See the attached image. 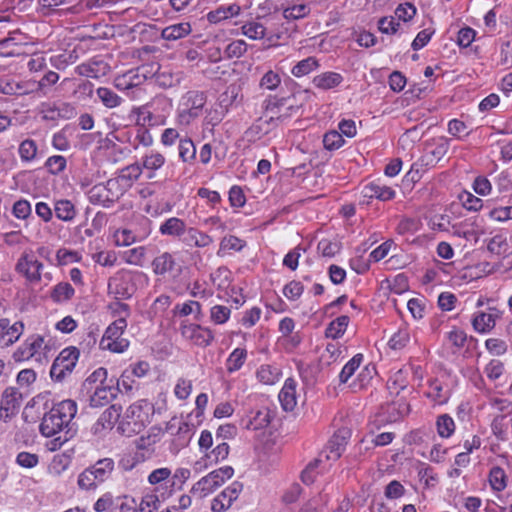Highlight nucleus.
Segmentation results:
<instances>
[{"label": "nucleus", "mask_w": 512, "mask_h": 512, "mask_svg": "<svg viewBox=\"0 0 512 512\" xmlns=\"http://www.w3.org/2000/svg\"><path fill=\"white\" fill-rule=\"evenodd\" d=\"M77 413V404L74 400L67 399L53 405L44 414L40 423V432L45 437H55L49 444L50 450H57L67 442L74 434L72 423Z\"/></svg>", "instance_id": "obj_1"}, {"label": "nucleus", "mask_w": 512, "mask_h": 512, "mask_svg": "<svg viewBox=\"0 0 512 512\" xmlns=\"http://www.w3.org/2000/svg\"><path fill=\"white\" fill-rule=\"evenodd\" d=\"M56 351L55 339L48 328L29 334L12 353L16 363L29 362L37 366L46 365Z\"/></svg>", "instance_id": "obj_2"}, {"label": "nucleus", "mask_w": 512, "mask_h": 512, "mask_svg": "<svg viewBox=\"0 0 512 512\" xmlns=\"http://www.w3.org/2000/svg\"><path fill=\"white\" fill-rule=\"evenodd\" d=\"M154 407L146 399H140L129 405L125 412L120 415L118 430L126 436L140 433L153 415Z\"/></svg>", "instance_id": "obj_3"}, {"label": "nucleus", "mask_w": 512, "mask_h": 512, "mask_svg": "<svg viewBox=\"0 0 512 512\" xmlns=\"http://www.w3.org/2000/svg\"><path fill=\"white\" fill-rule=\"evenodd\" d=\"M114 470L115 462L112 458L99 459L79 474L77 484L82 490H95L112 477Z\"/></svg>", "instance_id": "obj_4"}, {"label": "nucleus", "mask_w": 512, "mask_h": 512, "mask_svg": "<svg viewBox=\"0 0 512 512\" xmlns=\"http://www.w3.org/2000/svg\"><path fill=\"white\" fill-rule=\"evenodd\" d=\"M210 281L217 291V297L236 306L244 304L245 299L241 289L233 283L232 272L226 267H219L210 274Z\"/></svg>", "instance_id": "obj_5"}, {"label": "nucleus", "mask_w": 512, "mask_h": 512, "mask_svg": "<svg viewBox=\"0 0 512 512\" xmlns=\"http://www.w3.org/2000/svg\"><path fill=\"white\" fill-rule=\"evenodd\" d=\"M125 190L120 180L112 178L106 183L94 185L88 190L87 196L91 204L108 208L123 196Z\"/></svg>", "instance_id": "obj_6"}, {"label": "nucleus", "mask_w": 512, "mask_h": 512, "mask_svg": "<svg viewBox=\"0 0 512 512\" xmlns=\"http://www.w3.org/2000/svg\"><path fill=\"white\" fill-rule=\"evenodd\" d=\"M204 92L191 90L186 92L180 99L178 107V122L188 125L192 120L199 117L206 104Z\"/></svg>", "instance_id": "obj_7"}, {"label": "nucleus", "mask_w": 512, "mask_h": 512, "mask_svg": "<svg viewBox=\"0 0 512 512\" xmlns=\"http://www.w3.org/2000/svg\"><path fill=\"white\" fill-rule=\"evenodd\" d=\"M127 327V321L124 317H119L111 323L105 330L100 340V348L113 353H123L129 347V341L122 337Z\"/></svg>", "instance_id": "obj_8"}, {"label": "nucleus", "mask_w": 512, "mask_h": 512, "mask_svg": "<svg viewBox=\"0 0 512 512\" xmlns=\"http://www.w3.org/2000/svg\"><path fill=\"white\" fill-rule=\"evenodd\" d=\"M79 350L76 347L64 348L52 363L50 376L52 380L62 382L72 373L79 358Z\"/></svg>", "instance_id": "obj_9"}, {"label": "nucleus", "mask_w": 512, "mask_h": 512, "mask_svg": "<svg viewBox=\"0 0 512 512\" xmlns=\"http://www.w3.org/2000/svg\"><path fill=\"white\" fill-rule=\"evenodd\" d=\"M172 469L170 467H158L147 475V490H150L161 498L168 499L174 492L172 486Z\"/></svg>", "instance_id": "obj_10"}, {"label": "nucleus", "mask_w": 512, "mask_h": 512, "mask_svg": "<svg viewBox=\"0 0 512 512\" xmlns=\"http://www.w3.org/2000/svg\"><path fill=\"white\" fill-rule=\"evenodd\" d=\"M22 393L15 387H7L0 397V420L7 423L20 411Z\"/></svg>", "instance_id": "obj_11"}, {"label": "nucleus", "mask_w": 512, "mask_h": 512, "mask_svg": "<svg viewBox=\"0 0 512 512\" xmlns=\"http://www.w3.org/2000/svg\"><path fill=\"white\" fill-rule=\"evenodd\" d=\"M350 432L347 429L338 430L328 441L325 448L320 452L317 459H323V464L326 462H334L340 458L345 451Z\"/></svg>", "instance_id": "obj_12"}, {"label": "nucleus", "mask_w": 512, "mask_h": 512, "mask_svg": "<svg viewBox=\"0 0 512 512\" xmlns=\"http://www.w3.org/2000/svg\"><path fill=\"white\" fill-rule=\"evenodd\" d=\"M181 335L200 347L209 346L214 340L213 331L195 323L183 321L180 325Z\"/></svg>", "instance_id": "obj_13"}, {"label": "nucleus", "mask_w": 512, "mask_h": 512, "mask_svg": "<svg viewBox=\"0 0 512 512\" xmlns=\"http://www.w3.org/2000/svg\"><path fill=\"white\" fill-rule=\"evenodd\" d=\"M502 317V312L496 307H488L487 311H475L471 317V325L475 332L488 334L496 326L497 320Z\"/></svg>", "instance_id": "obj_14"}, {"label": "nucleus", "mask_w": 512, "mask_h": 512, "mask_svg": "<svg viewBox=\"0 0 512 512\" xmlns=\"http://www.w3.org/2000/svg\"><path fill=\"white\" fill-rule=\"evenodd\" d=\"M424 396L434 405L446 404L451 396L450 389L445 380L440 377L428 379Z\"/></svg>", "instance_id": "obj_15"}, {"label": "nucleus", "mask_w": 512, "mask_h": 512, "mask_svg": "<svg viewBox=\"0 0 512 512\" xmlns=\"http://www.w3.org/2000/svg\"><path fill=\"white\" fill-rule=\"evenodd\" d=\"M25 331V325L18 320L13 323L7 318L0 319V347L5 348L16 343Z\"/></svg>", "instance_id": "obj_16"}, {"label": "nucleus", "mask_w": 512, "mask_h": 512, "mask_svg": "<svg viewBox=\"0 0 512 512\" xmlns=\"http://www.w3.org/2000/svg\"><path fill=\"white\" fill-rule=\"evenodd\" d=\"M218 444L213 449L206 452L199 460L194 464L196 470L206 469L209 466H213L221 461H224L230 452V447L225 441H217Z\"/></svg>", "instance_id": "obj_17"}, {"label": "nucleus", "mask_w": 512, "mask_h": 512, "mask_svg": "<svg viewBox=\"0 0 512 512\" xmlns=\"http://www.w3.org/2000/svg\"><path fill=\"white\" fill-rule=\"evenodd\" d=\"M130 116H135V124L137 127H154L162 126L165 124V117L162 115H155L149 104L133 107Z\"/></svg>", "instance_id": "obj_18"}, {"label": "nucleus", "mask_w": 512, "mask_h": 512, "mask_svg": "<svg viewBox=\"0 0 512 512\" xmlns=\"http://www.w3.org/2000/svg\"><path fill=\"white\" fill-rule=\"evenodd\" d=\"M297 381L287 378L279 392L278 399L284 411H293L297 405Z\"/></svg>", "instance_id": "obj_19"}, {"label": "nucleus", "mask_w": 512, "mask_h": 512, "mask_svg": "<svg viewBox=\"0 0 512 512\" xmlns=\"http://www.w3.org/2000/svg\"><path fill=\"white\" fill-rule=\"evenodd\" d=\"M92 389H94L90 396V405L92 407L107 405L117 394V389L111 382L108 384L96 385Z\"/></svg>", "instance_id": "obj_20"}, {"label": "nucleus", "mask_w": 512, "mask_h": 512, "mask_svg": "<svg viewBox=\"0 0 512 512\" xmlns=\"http://www.w3.org/2000/svg\"><path fill=\"white\" fill-rule=\"evenodd\" d=\"M143 444L138 443L137 449L124 453L119 462V468L123 471H132L138 465L144 463L147 459L145 452L143 451Z\"/></svg>", "instance_id": "obj_21"}, {"label": "nucleus", "mask_w": 512, "mask_h": 512, "mask_svg": "<svg viewBox=\"0 0 512 512\" xmlns=\"http://www.w3.org/2000/svg\"><path fill=\"white\" fill-rule=\"evenodd\" d=\"M119 409L116 406H110L107 408L97 419L95 424L92 427V430L95 434H99L105 430H111L115 423L119 422Z\"/></svg>", "instance_id": "obj_22"}, {"label": "nucleus", "mask_w": 512, "mask_h": 512, "mask_svg": "<svg viewBox=\"0 0 512 512\" xmlns=\"http://www.w3.org/2000/svg\"><path fill=\"white\" fill-rule=\"evenodd\" d=\"M42 264L37 258H20L16 268L19 273L24 275L29 281L40 279Z\"/></svg>", "instance_id": "obj_23"}, {"label": "nucleus", "mask_w": 512, "mask_h": 512, "mask_svg": "<svg viewBox=\"0 0 512 512\" xmlns=\"http://www.w3.org/2000/svg\"><path fill=\"white\" fill-rule=\"evenodd\" d=\"M281 376L282 371L276 364H261L256 371V379L264 385L276 384Z\"/></svg>", "instance_id": "obj_24"}, {"label": "nucleus", "mask_w": 512, "mask_h": 512, "mask_svg": "<svg viewBox=\"0 0 512 512\" xmlns=\"http://www.w3.org/2000/svg\"><path fill=\"white\" fill-rule=\"evenodd\" d=\"M363 196L367 198H376L381 201H388L395 196V191L388 186L371 182L364 186L362 190Z\"/></svg>", "instance_id": "obj_25"}, {"label": "nucleus", "mask_w": 512, "mask_h": 512, "mask_svg": "<svg viewBox=\"0 0 512 512\" xmlns=\"http://www.w3.org/2000/svg\"><path fill=\"white\" fill-rule=\"evenodd\" d=\"M240 11L241 7L235 3L227 6H220L207 14V20L210 23L216 24L239 15Z\"/></svg>", "instance_id": "obj_26"}, {"label": "nucleus", "mask_w": 512, "mask_h": 512, "mask_svg": "<svg viewBox=\"0 0 512 512\" xmlns=\"http://www.w3.org/2000/svg\"><path fill=\"white\" fill-rule=\"evenodd\" d=\"M107 64L103 61H90L83 63L75 68V72L80 76L89 78H99L101 75H105L107 71Z\"/></svg>", "instance_id": "obj_27"}, {"label": "nucleus", "mask_w": 512, "mask_h": 512, "mask_svg": "<svg viewBox=\"0 0 512 512\" xmlns=\"http://www.w3.org/2000/svg\"><path fill=\"white\" fill-rule=\"evenodd\" d=\"M173 313L175 316L187 317L193 316L194 320H200L202 317V306L194 300H187L174 306Z\"/></svg>", "instance_id": "obj_28"}, {"label": "nucleus", "mask_w": 512, "mask_h": 512, "mask_svg": "<svg viewBox=\"0 0 512 512\" xmlns=\"http://www.w3.org/2000/svg\"><path fill=\"white\" fill-rule=\"evenodd\" d=\"M270 423L269 413L266 410H257L242 421V425L247 430H261Z\"/></svg>", "instance_id": "obj_29"}, {"label": "nucleus", "mask_w": 512, "mask_h": 512, "mask_svg": "<svg viewBox=\"0 0 512 512\" xmlns=\"http://www.w3.org/2000/svg\"><path fill=\"white\" fill-rule=\"evenodd\" d=\"M108 291L109 294L114 295L117 299H127L133 294V288L129 285V282L119 277L109 280Z\"/></svg>", "instance_id": "obj_30"}, {"label": "nucleus", "mask_w": 512, "mask_h": 512, "mask_svg": "<svg viewBox=\"0 0 512 512\" xmlns=\"http://www.w3.org/2000/svg\"><path fill=\"white\" fill-rule=\"evenodd\" d=\"M343 81L341 74L336 72H324L313 78V85L321 90H329L339 86Z\"/></svg>", "instance_id": "obj_31"}, {"label": "nucleus", "mask_w": 512, "mask_h": 512, "mask_svg": "<svg viewBox=\"0 0 512 512\" xmlns=\"http://www.w3.org/2000/svg\"><path fill=\"white\" fill-rule=\"evenodd\" d=\"M247 350L245 348H235L225 361V368L229 374L239 371L247 360Z\"/></svg>", "instance_id": "obj_32"}, {"label": "nucleus", "mask_w": 512, "mask_h": 512, "mask_svg": "<svg viewBox=\"0 0 512 512\" xmlns=\"http://www.w3.org/2000/svg\"><path fill=\"white\" fill-rule=\"evenodd\" d=\"M191 31L190 23L182 22L165 27L161 32V37L168 41H176L189 35Z\"/></svg>", "instance_id": "obj_33"}, {"label": "nucleus", "mask_w": 512, "mask_h": 512, "mask_svg": "<svg viewBox=\"0 0 512 512\" xmlns=\"http://www.w3.org/2000/svg\"><path fill=\"white\" fill-rule=\"evenodd\" d=\"M153 267L156 274H168L171 278H176L180 273V266L174 258H154Z\"/></svg>", "instance_id": "obj_34"}, {"label": "nucleus", "mask_w": 512, "mask_h": 512, "mask_svg": "<svg viewBox=\"0 0 512 512\" xmlns=\"http://www.w3.org/2000/svg\"><path fill=\"white\" fill-rule=\"evenodd\" d=\"M186 225L183 220L171 217L160 225L159 231L162 235L180 237L185 235Z\"/></svg>", "instance_id": "obj_35"}, {"label": "nucleus", "mask_w": 512, "mask_h": 512, "mask_svg": "<svg viewBox=\"0 0 512 512\" xmlns=\"http://www.w3.org/2000/svg\"><path fill=\"white\" fill-rule=\"evenodd\" d=\"M165 500L167 499L161 498L158 494L146 489L139 503L137 512H155Z\"/></svg>", "instance_id": "obj_36"}, {"label": "nucleus", "mask_w": 512, "mask_h": 512, "mask_svg": "<svg viewBox=\"0 0 512 512\" xmlns=\"http://www.w3.org/2000/svg\"><path fill=\"white\" fill-rule=\"evenodd\" d=\"M284 99H277L275 97L268 98L264 104H265V114L264 117L266 118L264 120V123L270 124L277 121H280L282 119V115L280 114V106L283 105Z\"/></svg>", "instance_id": "obj_37"}, {"label": "nucleus", "mask_w": 512, "mask_h": 512, "mask_svg": "<svg viewBox=\"0 0 512 512\" xmlns=\"http://www.w3.org/2000/svg\"><path fill=\"white\" fill-rule=\"evenodd\" d=\"M488 481L494 492H502L507 487V475L503 468L493 466L488 475Z\"/></svg>", "instance_id": "obj_38"}, {"label": "nucleus", "mask_w": 512, "mask_h": 512, "mask_svg": "<svg viewBox=\"0 0 512 512\" xmlns=\"http://www.w3.org/2000/svg\"><path fill=\"white\" fill-rule=\"evenodd\" d=\"M295 328V321L290 317H284L279 322V332L282 334V337L284 341L286 342V345H290L292 348L296 347L300 339L298 336H292V332Z\"/></svg>", "instance_id": "obj_39"}, {"label": "nucleus", "mask_w": 512, "mask_h": 512, "mask_svg": "<svg viewBox=\"0 0 512 512\" xmlns=\"http://www.w3.org/2000/svg\"><path fill=\"white\" fill-rule=\"evenodd\" d=\"M436 430L439 437L443 439L450 438L456 429L453 418L448 414H441L436 419Z\"/></svg>", "instance_id": "obj_40"}, {"label": "nucleus", "mask_w": 512, "mask_h": 512, "mask_svg": "<svg viewBox=\"0 0 512 512\" xmlns=\"http://www.w3.org/2000/svg\"><path fill=\"white\" fill-rule=\"evenodd\" d=\"M183 241L188 246L206 247L212 242V239L207 234H204L195 228H189L185 232Z\"/></svg>", "instance_id": "obj_41"}, {"label": "nucleus", "mask_w": 512, "mask_h": 512, "mask_svg": "<svg viewBox=\"0 0 512 512\" xmlns=\"http://www.w3.org/2000/svg\"><path fill=\"white\" fill-rule=\"evenodd\" d=\"M349 321L350 319L346 315L337 317L326 328V336L332 339L342 337L348 327Z\"/></svg>", "instance_id": "obj_42"}, {"label": "nucleus", "mask_w": 512, "mask_h": 512, "mask_svg": "<svg viewBox=\"0 0 512 512\" xmlns=\"http://www.w3.org/2000/svg\"><path fill=\"white\" fill-rule=\"evenodd\" d=\"M218 487L210 474L199 479L191 488V492L199 497H205L213 493Z\"/></svg>", "instance_id": "obj_43"}, {"label": "nucleus", "mask_w": 512, "mask_h": 512, "mask_svg": "<svg viewBox=\"0 0 512 512\" xmlns=\"http://www.w3.org/2000/svg\"><path fill=\"white\" fill-rule=\"evenodd\" d=\"M363 355L358 353L354 355L342 368L339 374V382L345 384L355 374L356 370L363 362Z\"/></svg>", "instance_id": "obj_44"}, {"label": "nucleus", "mask_w": 512, "mask_h": 512, "mask_svg": "<svg viewBox=\"0 0 512 512\" xmlns=\"http://www.w3.org/2000/svg\"><path fill=\"white\" fill-rule=\"evenodd\" d=\"M326 466V464H323V459H315L302 471L301 480L306 485L312 484L315 481L317 474L325 470Z\"/></svg>", "instance_id": "obj_45"}, {"label": "nucleus", "mask_w": 512, "mask_h": 512, "mask_svg": "<svg viewBox=\"0 0 512 512\" xmlns=\"http://www.w3.org/2000/svg\"><path fill=\"white\" fill-rule=\"evenodd\" d=\"M319 67L318 60L315 57H308L299 61L291 70L293 76L300 78L315 71Z\"/></svg>", "instance_id": "obj_46"}, {"label": "nucleus", "mask_w": 512, "mask_h": 512, "mask_svg": "<svg viewBox=\"0 0 512 512\" xmlns=\"http://www.w3.org/2000/svg\"><path fill=\"white\" fill-rule=\"evenodd\" d=\"M30 91L26 89V85L10 79H0V93L5 95H25Z\"/></svg>", "instance_id": "obj_47"}, {"label": "nucleus", "mask_w": 512, "mask_h": 512, "mask_svg": "<svg viewBox=\"0 0 512 512\" xmlns=\"http://www.w3.org/2000/svg\"><path fill=\"white\" fill-rule=\"evenodd\" d=\"M142 174V167L139 164H131L122 169L121 174L114 178L115 180H120L122 186L125 187L131 185V182L136 181Z\"/></svg>", "instance_id": "obj_48"}, {"label": "nucleus", "mask_w": 512, "mask_h": 512, "mask_svg": "<svg viewBox=\"0 0 512 512\" xmlns=\"http://www.w3.org/2000/svg\"><path fill=\"white\" fill-rule=\"evenodd\" d=\"M55 215L58 219L63 221L72 220L75 215V207L69 200H59L55 203Z\"/></svg>", "instance_id": "obj_49"}, {"label": "nucleus", "mask_w": 512, "mask_h": 512, "mask_svg": "<svg viewBox=\"0 0 512 512\" xmlns=\"http://www.w3.org/2000/svg\"><path fill=\"white\" fill-rule=\"evenodd\" d=\"M96 93L102 104L107 108H115L122 103V98L109 88L99 87Z\"/></svg>", "instance_id": "obj_50"}, {"label": "nucleus", "mask_w": 512, "mask_h": 512, "mask_svg": "<svg viewBox=\"0 0 512 512\" xmlns=\"http://www.w3.org/2000/svg\"><path fill=\"white\" fill-rule=\"evenodd\" d=\"M447 453L448 449L439 443L434 444L428 452L418 451L419 455L433 463L444 462Z\"/></svg>", "instance_id": "obj_51"}, {"label": "nucleus", "mask_w": 512, "mask_h": 512, "mask_svg": "<svg viewBox=\"0 0 512 512\" xmlns=\"http://www.w3.org/2000/svg\"><path fill=\"white\" fill-rule=\"evenodd\" d=\"M282 293L287 300L295 302L303 295L304 285L300 281L292 280L284 285Z\"/></svg>", "instance_id": "obj_52"}, {"label": "nucleus", "mask_w": 512, "mask_h": 512, "mask_svg": "<svg viewBox=\"0 0 512 512\" xmlns=\"http://www.w3.org/2000/svg\"><path fill=\"white\" fill-rule=\"evenodd\" d=\"M75 290L69 283H59L52 291L51 298L58 303L66 302L72 298Z\"/></svg>", "instance_id": "obj_53"}, {"label": "nucleus", "mask_w": 512, "mask_h": 512, "mask_svg": "<svg viewBox=\"0 0 512 512\" xmlns=\"http://www.w3.org/2000/svg\"><path fill=\"white\" fill-rule=\"evenodd\" d=\"M231 316V309L224 305H214L210 309V320L216 325L225 324Z\"/></svg>", "instance_id": "obj_54"}, {"label": "nucleus", "mask_w": 512, "mask_h": 512, "mask_svg": "<svg viewBox=\"0 0 512 512\" xmlns=\"http://www.w3.org/2000/svg\"><path fill=\"white\" fill-rule=\"evenodd\" d=\"M410 341V334L407 328H399L390 338L388 344L393 350L403 349Z\"/></svg>", "instance_id": "obj_55"}, {"label": "nucleus", "mask_w": 512, "mask_h": 512, "mask_svg": "<svg viewBox=\"0 0 512 512\" xmlns=\"http://www.w3.org/2000/svg\"><path fill=\"white\" fill-rule=\"evenodd\" d=\"M179 157L184 162H190L196 157V148L193 141L189 138L179 140Z\"/></svg>", "instance_id": "obj_56"}, {"label": "nucleus", "mask_w": 512, "mask_h": 512, "mask_svg": "<svg viewBox=\"0 0 512 512\" xmlns=\"http://www.w3.org/2000/svg\"><path fill=\"white\" fill-rule=\"evenodd\" d=\"M452 265L442 262H436L435 268L428 269L423 276V283L428 284L435 282L438 277V272L442 271L445 274H452Z\"/></svg>", "instance_id": "obj_57"}, {"label": "nucleus", "mask_w": 512, "mask_h": 512, "mask_svg": "<svg viewBox=\"0 0 512 512\" xmlns=\"http://www.w3.org/2000/svg\"><path fill=\"white\" fill-rule=\"evenodd\" d=\"M242 33L250 39H262L265 36V27L259 22H248L242 26Z\"/></svg>", "instance_id": "obj_58"}, {"label": "nucleus", "mask_w": 512, "mask_h": 512, "mask_svg": "<svg viewBox=\"0 0 512 512\" xmlns=\"http://www.w3.org/2000/svg\"><path fill=\"white\" fill-rule=\"evenodd\" d=\"M37 154V145L34 140L26 139L19 146V155L22 161L30 162Z\"/></svg>", "instance_id": "obj_59"}, {"label": "nucleus", "mask_w": 512, "mask_h": 512, "mask_svg": "<svg viewBox=\"0 0 512 512\" xmlns=\"http://www.w3.org/2000/svg\"><path fill=\"white\" fill-rule=\"evenodd\" d=\"M407 308L415 320H420L425 315L426 300L424 298H411L407 302Z\"/></svg>", "instance_id": "obj_60"}, {"label": "nucleus", "mask_w": 512, "mask_h": 512, "mask_svg": "<svg viewBox=\"0 0 512 512\" xmlns=\"http://www.w3.org/2000/svg\"><path fill=\"white\" fill-rule=\"evenodd\" d=\"M192 381L185 378H179L174 386V395L178 400H186L192 392Z\"/></svg>", "instance_id": "obj_61"}, {"label": "nucleus", "mask_w": 512, "mask_h": 512, "mask_svg": "<svg viewBox=\"0 0 512 512\" xmlns=\"http://www.w3.org/2000/svg\"><path fill=\"white\" fill-rule=\"evenodd\" d=\"M343 135L336 130L327 132L323 137V145L327 150H336L344 144Z\"/></svg>", "instance_id": "obj_62"}, {"label": "nucleus", "mask_w": 512, "mask_h": 512, "mask_svg": "<svg viewBox=\"0 0 512 512\" xmlns=\"http://www.w3.org/2000/svg\"><path fill=\"white\" fill-rule=\"evenodd\" d=\"M445 339L454 347L461 348L466 343L467 335L462 329L453 327L450 331L446 332Z\"/></svg>", "instance_id": "obj_63"}, {"label": "nucleus", "mask_w": 512, "mask_h": 512, "mask_svg": "<svg viewBox=\"0 0 512 512\" xmlns=\"http://www.w3.org/2000/svg\"><path fill=\"white\" fill-rule=\"evenodd\" d=\"M310 13V8L305 4H298L288 7L283 11V16L287 20H298L306 17Z\"/></svg>", "instance_id": "obj_64"}]
</instances>
